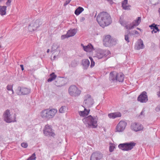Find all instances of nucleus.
Here are the masks:
<instances>
[{"label": "nucleus", "instance_id": "1", "mask_svg": "<svg viewBox=\"0 0 160 160\" xmlns=\"http://www.w3.org/2000/svg\"><path fill=\"white\" fill-rule=\"evenodd\" d=\"M96 20L98 24L102 28L108 26L112 22L110 15L106 12L99 13L97 17Z\"/></svg>", "mask_w": 160, "mask_h": 160}, {"label": "nucleus", "instance_id": "2", "mask_svg": "<svg viewBox=\"0 0 160 160\" xmlns=\"http://www.w3.org/2000/svg\"><path fill=\"white\" fill-rule=\"evenodd\" d=\"M98 119L97 116H92L90 115L84 118L82 121L88 128H97L98 127Z\"/></svg>", "mask_w": 160, "mask_h": 160}, {"label": "nucleus", "instance_id": "3", "mask_svg": "<svg viewBox=\"0 0 160 160\" xmlns=\"http://www.w3.org/2000/svg\"><path fill=\"white\" fill-rule=\"evenodd\" d=\"M57 112L56 109H46L41 112V116L43 119H48L53 117Z\"/></svg>", "mask_w": 160, "mask_h": 160}, {"label": "nucleus", "instance_id": "4", "mask_svg": "<svg viewBox=\"0 0 160 160\" xmlns=\"http://www.w3.org/2000/svg\"><path fill=\"white\" fill-rule=\"evenodd\" d=\"M117 40L112 38L110 35H107L103 39V44L106 47H111L115 45L117 43Z\"/></svg>", "mask_w": 160, "mask_h": 160}, {"label": "nucleus", "instance_id": "5", "mask_svg": "<svg viewBox=\"0 0 160 160\" xmlns=\"http://www.w3.org/2000/svg\"><path fill=\"white\" fill-rule=\"evenodd\" d=\"M136 143L133 142H125L120 144L118 147L124 151H128L131 150L136 145Z\"/></svg>", "mask_w": 160, "mask_h": 160}, {"label": "nucleus", "instance_id": "6", "mask_svg": "<svg viewBox=\"0 0 160 160\" xmlns=\"http://www.w3.org/2000/svg\"><path fill=\"white\" fill-rule=\"evenodd\" d=\"M42 24V22L40 20L37 19L35 21H32L28 27V30L30 32L36 30Z\"/></svg>", "mask_w": 160, "mask_h": 160}, {"label": "nucleus", "instance_id": "7", "mask_svg": "<svg viewBox=\"0 0 160 160\" xmlns=\"http://www.w3.org/2000/svg\"><path fill=\"white\" fill-rule=\"evenodd\" d=\"M68 92L72 96H78L81 93V91L75 85H71L69 88Z\"/></svg>", "mask_w": 160, "mask_h": 160}, {"label": "nucleus", "instance_id": "8", "mask_svg": "<svg viewBox=\"0 0 160 160\" xmlns=\"http://www.w3.org/2000/svg\"><path fill=\"white\" fill-rule=\"evenodd\" d=\"M94 102L93 99L89 94L85 95L84 98L83 104L86 107H90L93 104Z\"/></svg>", "mask_w": 160, "mask_h": 160}, {"label": "nucleus", "instance_id": "9", "mask_svg": "<svg viewBox=\"0 0 160 160\" xmlns=\"http://www.w3.org/2000/svg\"><path fill=\"white\" fill-rule=\"evenodd\" d=\"M110 53V52L108 50L99 49L97 50V51L96 57L99 59H100L104 57H106Z\"/></svg>", "mask_w": 160, "mask_h": 160}, {"label": "nucleus", "instance_id": "10", "mask_svg": "<svg viewBox=\"0 0 160 160\" xmlns=\"http://www.w3.org/2000/svg\"><path fill=\"white\" fill-rule=\"evenodd\" d=\"M130 128L132 130L135 132L142 131L143 129V127L141 124L136 122L131 123Z\"/></svg>", "mask_w": 160, "mask_h": 160}, {"label": "nucleus", "instance_id": "11", "mask_svg": "<svg viewBox=\"0 0 160 160\" xmlns=\"http://www.w3.org/2000/svg\"><path fill=\"white\" fill-rule=\"evenodd\" d=\"M43 133L45 135L47 136H53L55 135V134L53 132L51 126L48 124L45 125L43 130Z\"/></svg>", "mask_w": 160, "mask_h": 160}, {"label": "nucleus", "instance_id": "12", "mask_svg": "<svg viewBox=\"0 0 160 160\" xmlns=\"http://www.w3.org/2000/svg\"><path fill=\"white\" fill-rule=\"evenodd\" d=\"M17 92L18 95H27L29 93L30 90L27 88L18 87L17 89Z\"/></svg>", "mask_w": 160, "mask_h": 160}, {"label": "nucleus", "instance_id": "13", "mask_svg": "<svg viewBox=\"0 0 160 160\" xmlns=\"http://www.w3.org/2000/svg\"><path fill=\"white\" fill-rule=\"evenodd\" d=\"M102 157V154L100 152H94L91 155L90 160H100Z\"/></svg>", "mask_w": 160, "mask_h": 160}, {"label": "nucleus", "instance_id": "14", "mask_svg": "<svg viewBox=\"0 0 160 160\" xmlns=\"http://www.w3.org/2000/svg\"><path fill=\"white\" fill-rule=\"evenodd\" d=\"M127 125V123L126 122L121 121L116 127L117 131L118 132H122L125 129Z\"/></svg>", "mask_w": 160, "mask_h": 160}, {"label": "nucleus", "instance_id": "15", "mask_svg": "<svg viewBox=\"0 0 160 160\" xmlns=\"http://www.w3.org/2000/svg\"><path fill=\"white\" fill-rule=\"evenodd\" d=\"M10 113L9 110L7 109L5 111L3 115L4 120L8 123L16 122V120L13 121L11 118Z\"/></svg>", "mask_w": 160, "mask_h": 160}, {"label": "nucleus", "instance_id": "16", "mask_svg": "<svg viewBox=\"0 0 160 160\" xmlns=\"http://www.w3.org/2000/svg\"><path fill=\"white\" fill-rule=\"evenodd\" d=\"M54 84L57 86L61 87L65 84V81L63 79V78L58 77L57 78L54 82Z\"/></svg>", "mask_w": 160, "mask_h": 160}, {"label": "nucleus", "instance_id": "17", "mask_svg": "<svg viewBox=\"0 0 160 160\" xmlns=\"http://www.w3.org/2000/svg\"><path fill=\"white\" fill-rule=\"evenodd\" d=\"M138 100L141 102H146L148 100L147 92L145 91L142 92L138 97Z\"/></svg>", "mask_w": 160, "mask_h": 160}, {"label": "nucleus", "instance_id": "18", "mask_svg": "<svg viewBox=\"0 0 160 160\" xmlns=\"http://www.w3.org/2000/svg\"><path fill=\"white\" fill-rule=\"evenodd\" d=\"M119 22L125 28L128 30L132 29V27L131 23L128 24V22L125 20H122L121 18H120L119 19Z\"/></svg>", "mask_w": 160, "mask_h": 160}, {"label": "nucleus", "instance_id": "19", "mask_svg": "<svg viewBox=\"0 0 160 160\" xmlns=\"http://www.w3.org/2000/svg\"><path fill=\"white\" fill-rule=\"evenodd\" d=\"M117 73L114 71L112 72L109 74V80L111 82H117Z\"/></svg>", "mask_w": 160, "mask_h": 160}, {"label": "nucleus", "instance_id": "20", "mask_svg": "<svg viewBox=\"0 0 160 160\" xmlns=\"http://www.w3.org/2000/svg\"><path fill=\"white\" fill-rule=\"evenodd\" d=\"M144 47L143 41L141 39H140L137 43L135 44V48L136 50H139L143 48Z\"/></svg>", "mask_w": 160, "mask_h": 160}, {"label": "nucleus", "instance_id": "21", "mask_svg": "<svg viewBox=\"0 0 160 160\" xmlns=\"http://www.w3.org/2000/svg\"><path fill=\"white\" fill-rule=\"evenodd\" d=\"M81 45L82 46L84 50L87 52H90L94 50L92 45L91 44L87 46H84L82 44Z\"/></svg>", "mask_w": 160, "mask_h": 160}, {"label": "nucleus", "instance_id": "22", "mask_svg": "<svg viewBox=\"0 0 160 160\" xmlns=\"http://www.w3.org/2000/svg\"><path fill=\"white\" fill-rule=\"evenodd\" d=\"M141 18L138 17L136 20H134L131 23L132 27V29L134 28V27L138 26L140 23L141 22Z\"/></svg>", "mask_w": 160, "mask_h": 160}, {"label": "nucleus", "instance_id": "23", "mask_svg": "<svg viewBox=\"0 0 160 160\" xmlns=\"http://www.w3.org/2000/svg\"><path fill=\"white\" fill-rule=\"evenodd\" d=\"M121 113L119 112L112 113L108 114V116L109 118L113 119H114L118 117H121Z\"/></svg>", "mask_w": 160, "mask_h": 160}, {"label": "nucleus", "instance_id": "24", "mask_svg": "<svg viewBox=\"0 0 160 160\" xmlns=\"http://www.w3.org/2000/svg\"><path fill=\"white\" fill-rule=\"evenodd\" d=\"M82 64L83 67V68L86 69L89 66L90 62L88 59H85L82 61Z\"/></svg>", "mask_w": 160, "mask_h": 160}, {"label": "nucleus", "instance_id": "25", "mask_svg": "<svg viewBox=\"0 0 160 160\" xmlns=\"http://www.w3.org/2000/svg\"><path fill=\"white\" fill-rule=\"evenodd\" d=\"M117 81L120 82H123L124 80V74L122 73H117Z\"/></svg>", "mask_w": 160, "mask_h": 160}, {"label": "nucleus", "instance_id": "26", "mask_svg": "<svg viewBox=\"0 0 160 160\" xmlns=\"http://www.w3.org/2000/svg\"><path fill=\"white\" fill-rule=\"evenodd\" d=\"M7 7L6 6H0V14L3 16L6 14Z\"/></svg>", "mask_w": 160, "mask_h": 160}, {"label": "nucleus", "instance_id": "27", "mask_svg": "<svg viewBox=\"0 0 160 160\" xmlns=\"http://www.w3.org/2000/svg\"><path fill=\"white\" fill-rule=\"evenodd\" d=\"M57 78V75L55 74L54 72L51 73L49 75V77L48 79V82H51L55 79Z\"/></svg>", "mask_w": 160, "mask_h": 160}, {"label": "nucleus", "instance_id": "28", "mask_svg": "<svg viewBox=\"0 0 160 160\" xmlns=\"http://www.w3.org/2000/svg\"><path fill=\"white\" fill-rule=\"evenodd\" d=\"M76 33V32L74 29L68 31L67 33L68 37H70L74 36Z\"/></svg>", "mask_w": 160, "mask_h": 160}, {"label": "nucleus", "instance_id": "29", "mask_svg": "<svg viewBox=\"0 0 160 160\" xmlns=\"http://www.w3.org/2000/svg\"><path fill=\"white\" fill-rule=\"evenodd\" d=\"M84 9L81 7H79L75 11L74 13L77 15H78L81 13L83 11Z\"/></svg>", "mask_w": 160, "mask_h": 160}, {"label": "nucleus", "instance_id": "30", "mask_svg": "<svg viewBox=\"0 0 160 160\" xmlns=\"http://www.w3.org/2000/svg\"><path fill=\"white\" fill-rule=\"evenodd\" d=\"M132 34L130 33V31H128L126 33H125V40L127 42H130L129 40V35H131Z\"/></svg>", "mask_w": 160, "mask_h": 160}, {"label": "nucleus", "instance_id": "31", "mask_svg": "<svg viewBox=\"0 0 160 160\" xmlns=\"http://www.w3.org/2000/svg\"><path fill=\"white\" fill-rule=\"evenodd\" d=\"M68 108L65 106H62L59 110V112L60 113H64L67 111Z\"/></svg>", "mask_w": 160, "mask_h": 160}, {"label": "nucleus", "instance_id": "32", "mask_svg": "<svg viewBox=\"0 0 160 160\" xmlns=\"http://www.w3.org/2000/svg\"><path fill=\"white\" fill-rule=\"evenodd\" d=\"M149 27H150L151 29H154L158 32H159L160 31L159 29L157 27V25L155 23H153L150 25Z\"/></svg>", "mask_w": 160, "mask_h": 160}, {"label": "nucleus", "instance_id": "33", "mask_svg": "<svg viewBox=\"0 0 160 160\" xmlns=\"http://www.w3.org/2000/svg\"><path fill=\"white\" fill-rule=\"evenodd\" d=\"M59 48V46L57 43H54L52 46L51 52H52L53 51L56 50Z\"/></svg>", "mask_w": 160, "mask_h": 160}, {"label": "nucleus", "instance_id": "34", "mask_svg": "<svg viewBox=\"0 0 160 160\" xmlns=\"http://www.w3.org/2000/svg\"><path fill=\"white\" fill-rule=\"evenodd\" d=\"M151 3L153 5H156L160 2V0H150Z\"/></svg>", "mask_w": 160, "mask_h": 160}, {"label": "nucleus", "instance_id": "35", "mask_svg": "<svg viewBox=\"0 0 160 160\" xmlns=\"http://www.w3.org/2000/svg\"><path fill=\"white\" fill-rule=\"evenodd\" d=\"M36 157L35 153H33L30 157H29L27 160H35Z\"/></svg>", "mask_w": 160, "mask_h": 160}, {"label": "nucleus", "instance_id": "36", "mask_svg": "<svg viewBox=\"0 0 160 160\" xmlns=\"http://www.w3.org/2000/svg\"><path fill=\"white\" fill-rule=\"evenodd\" d=\"M77 61L74 60L72 61L71 63V66L72 67H75L77 65Z\"/></svg>", "mask_w": 160, "mask_h": 160}, {"label": "nucleus", "instance_id": "37", "mask_svg": "<svg viewBox=\"0 0 160 160\" xmlns=\"http://www.w3.org/2000/svg\"><path fill=\"white\" fill-rule=\"evenodd\" d=\"M79 114L81 116H82L83 117H86L87 116V115H86V112L84 111H80L79 112Z\"/></svg>", "mask_w": 160, "mask_h": 160}, {"label": "nucleus", "instance_id": "38", "mask_svg": "<svg viewBox=\"0 0 160 160\" xmlns=\"http://www.w3.org/2000/svg\"><path fill=\"white\" fill-rule=\"evenodd\" d=\"M89 58L90 59L91 62V64L90 66L91 67H92L95 65V62L93 61V59L92 57H89Z\"/></svg>", "mask_w": 160, "mask_h": 160}, {"label": "nucleus", "instance_id": "39", "mask_svg": "<svg viewBox=\"0 0 160 160\" xmlns=\"http://www.w3.org/2000/svg\"><path fill=\"white\" fill-rule=\"evenodd\" d=\"M12 85H8L7 87V88L8 90L12 91V94H13L14 92L12 89Z\"/></svg>", "mask_w": 160, "mask_h": 160}, {"label": "nucleus", "instance_id": "40", "mask_svg": "<svg viewBox=\"0 0 160 160\" xmlns=\"http://www.w3.org/2000/svg\"><path fill=\"white\" fill-rule=\"evenodd\" d=\"M131 7L130 5H125L122 7L123 8L124 10H130V7Z\"/></svg>", "mask_w": 160, "mask_h": 160}, {"label": "nucleus", "instance_id": "41", "mask_svg": "<svg viewBox=\"0 0 160 160\" xmlns=\"http://www.w3.org/2000/svg\"><path fill=\"white\" fill-rule=\"evenodd\" d=\"M21 146L22 147L24 148H26L28 146V144L27 143L22 142L21 144Z\"/></svg>", "mask_w": 160, "mask_h": 160}, {"label": "nucleus", "instance_id": "42", "mask_svg": "<svg viewBox=\"0 0 160 160\" xmlns=\"http://www.w3.org/2000/svg\"><path fill=\"white\" fill-rule=\"evenodd\" d=\"M115 147L113 146H110L109 147V151L110 152H112L113 151Z\"/></svg>", "mask_w": 160, "mask_h": 160}, {"label": "nucleus", "instance_id": "43", "mask_svg": "<svg viewBox=\"0 0 160 160\" xmlns=\"http://www.w3.org/2000/svg\"><path fill=\"white\" fill-rule=\"evenodd\" d=\"M128 3V0H124L122 3V7L126 5Z\"/></svg>", "mask_w": 160, "mask_h": 160}, {"label": "nucleus", "instance_id": "44", "mask_svg": "<svg viewBox=\"0 0 160 160\" xmlns=\"http://www.w3.org/2000/svg\"><path fill=\"white\" fill-rule=\"evenodd\" d=\"M155 110L157 112H159L160 110V105H158L155 108Z\"/></svg>", "mask_w": 160, "mask_h": 160}, {"label": "nucleus", "instance_id": "45", "mask_svg": "<svg viewBox=\"0 0 160 160\" xmlns=\"http://www.w3.org/2000/svg\"><path fill=\"white\" fill-rule=\"evenodd\" d=\"M11 0H8L6 2V5L8 6H10L11 5Z\"/></svg>", "mask_w": 160, "mask_h": 160}, {"label": "nucleus", "instance_id": "46", "mask_svg": "<svg viewBox=\"0 0 160 160\" xmlns=\"http://www.w3.org/2000/svg\"><path fill=\"white\" fill-rule=\"evenodd\" d=\"M72 0H67L64 3L63 5L64 6H66L67 5H68L69 3L70 2V1Z\"/></svg>", "mask_w": 160, "mask_h": 160}, {"label": "nucleus", "instance_id": "47", "mask_svg": "<svg viewBox=\"0 0 160 160\" xmlns=\"http://www.w3.org/2000/svg\"><path fill=\"white\" fill-rule=\"evenodd\" d=\"M84 111H85L86 112V115H88V114L89 113V112L90 111V109H88V110H87V109L86 108H85L84 109Z\"/></svg>", "mask_w": 160, "mask_h": 160}, {"label": "nucleus", "instance_id": "48", "mask_svg": "<svg viewBox=\"0 0 160 160\" xmlns=\"http://www.w3.org/2000/svg\"><path fill=\"white\" fill-rule=\"evenodd\" d=\"M85 20V18L84 17H81L80 18V21L81 22H83Z\"/></svg>", "mask_w": 160, "mask_h": 160}, {"label": "nucleus", "instance_id": "49", "mask_svg": "<svg viewBox=\"0 0 160 160\" xmlns=\"http://www.w3.org/2000/svg\"><path fill=\"white\" fill-rule=\"evenodd\" d=\"M108 2L111 5H112L114 3L113 2L112 0H107Z\"/></svg>", "mask_w": 160, "mask_h": 160}, {"label": "nucleus", "instance_id": "50", "mask_svg": "<svg viewBox=\"0 0 160 160\" xmlns=\"http://www.w3.org/2000/svg\"><path fill=\"white\" fill-rule=\"evenodd\" d=\"M69 37H68V36H67V34L65 35H62L61 36V38L62 39H64L65 38H68Z\"/></svg>", "mask_w": 160, "mask_h": 160}, {"label": "nucleus", "instance_id": "51", "mask_svg": "<svg viewBox=\"0 0 160 160\" xmlns=\"http://www.w3.org/2000/svg\"><path fill=\"white\" fill-rule=\"evenodd\" d=\"M20 66L22 70L23 71L24 69L23 65H20Z\"/></svg>", "mask_w": 160, "mask_h": 160}, {"label": "nucleus", "instance_id": "52", "mask_svg": "<svg viewBox=\"0 0 160 160\" xmlns=\"http://www.w3.org/2000/svg\"><path fill=\"white\" fill-rule=\"evenodd\" d=\"M134 33H132V34H138V32L136 30H135L134 31Z\"/></svg>", "mask_w": 160, "mask_h": 160}, {"label": "nucleus", "instance_id": "53", "mask_svg": "<svg viewBox=\"0 0 160 160\" xmlns=\"http://www.w3.org/2000/svg\"><path fill=\"white\" fill-rule=\"evenodd\" d=\"M153 30L152 31V33H156L157 32V31H156L155 30H154V29H152Z\"/></svg>", "mask_w": 160, "mask_h": 160}, {"label": "nucleus", "instance_id": "54", "mask_svg": "<svg viewBox=\"0 0 160 160\" xmlns=\"http://www.w3.org/2000/svg\"><path fill=\"white\" fill-rule=\"evenodd\" d=\"M157 95H158V97H160V88H159V91L158 92Z\"/></svg>", "mask_w": 160, "mask_h": 160}, {"label": "nucleus", "instance_id": "55", "mask_svg": "<svg viewBox=\"0 0 160 160\" xmlns=\"http://www.w3.org/2000/svg\"><path fill=\"white\" fill-rule=\"evenodd\" d=\"M144 111L143 110L140 113V115H142L143 114V113L144 112Z\"/></svg>", "mask_w": 160, "mask_h": 160}, {"label": "nucleus", "instance_id": "56", "mask_svg": "<svg viewBox=\"0 0 160 160\" xmlns=\"http://www.w3.org/2000/svg\"><path fill=\"white\" fill-rule=\"evenodd\" d=\"M137 29L138 30H140V31H142V30L141 29H140V28H137Z\"/></svg>", "mask_w": 160, "mask_h": 160}, {"label": "nucleus", "instance_id": "57", "mask_svg": "<svg viewBox=\"0 0 160 160\" xmlns=\"http://www.w3.org/2000/svg\"><path fill=\"white\" fill-rule=\"evenodd\" d=\"M49 51H50V50L49 49H48L47 50V53H48L49 52Z\"/></svg>", "mask_w": 160, "mask_h": 160}, {"label": "nucleus", "instance_id": "58", "mask_svg": "<svg viewBox=\"0 0 160 160\" xmlns=\"http://www.w3.org/2000/svg\"><path fill=\"white\" fill-rule=\"evenodd\" d=\"M5 0H0V2H2V1H4Z\"/></svg>", "mask_w": 160, "mask_h": 160}, {"label": "nucleus", "instance_id": "59", "mask_svg": "<svg viewBox=\"0 0 160 160\" xmlns=\"http://www.w3.org/2000/svg\"><path fill=\"white\" fill-rule=\"evenodd\" d=\"M55 57H56L55 56H54V57H53V58H55Z\"/></svg>", "mask_w": 160, "mask_h": 160}]
</instances>
